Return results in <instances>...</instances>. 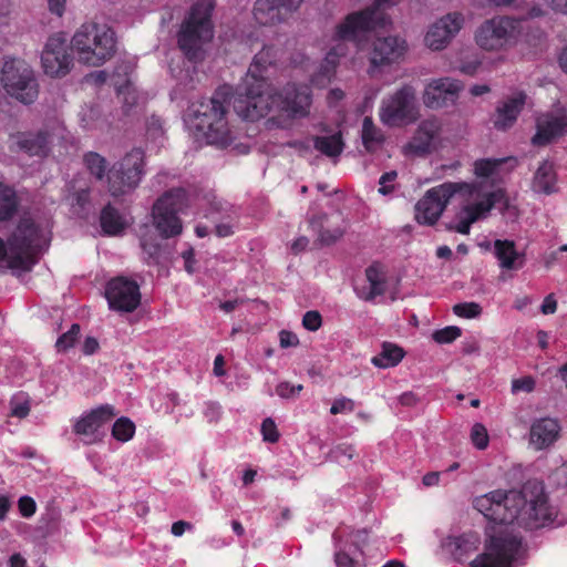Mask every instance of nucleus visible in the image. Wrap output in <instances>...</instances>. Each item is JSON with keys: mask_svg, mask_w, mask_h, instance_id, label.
Here are the masks:
<instances>
[{"mask_svg": "<svg viewBox=\"0 0 567 567\" xmlns=\"http://www.w3.org/2000/svg\"><path fill=\"white\" fill-rule=\"evenodd\" d=\"M473 504L492 524L486 528L484 550L472 560L471 567H513L524 553L515 526L539 528L557 517V508L549 502L544 484L536 480L477 496Z\"/></svg>", "mask_w": 567, "mask_h": 567, "instance_id": "1", "label": "nucleus"}, {"mask_svg": "<svg viewBox=\"0 0 567 567\" xmlns=\"http://www.w3.org/2000/svg\"><path fill=\"white\" fill-rule=\"evenodd\" d=\"M458 196L461 208L454 229L467 235L471 225L487 217L497 202L504 198L503 190L485 192L482 183L447 182L429 189L415 205L419 224L434 225L453 196Z\"/></svg>", "mask_w": 567, "mask_h": 567, "instance_id": "2", "label": "nucleus"}, {"mask_svg": "<svg viewBox=\"0 0 567 567\" xmlns=\"http://www.w3.org/2000/svg\"><path fill=\"white\" fill-rule=\"evenodd\" d=\"M544 32L527 23L526 18L512 14H495L483 20L474 31V42L484 52L502 53L525 43L537 45Z\"/></svg>", "mask_w": 567, "mask_h": 567, "instance_id": "3", "label": "nucleus"}, {"mask_svg": "<svg viewBox=\"0 0 567 567\" xmlns=\"http://www.w3.org/2000/svg\"><path fill=\"white\" fill-rule=\"evenodd\" d=\"M277 58V51L272 47H264L254 58L238 96L234 101L236 113L248 121H257L266 116L274 103L272 86L264 76L268 66H271Z\"/></svg>", "mask_w": 567, "mask_h": 567, "instance_id": "4", "label": "nucleus"}, {"mask_svg": "<svg viewBox=\"0 0 567 567\" xmlns=\"http://www.w3.org/2000/svg\"><path fill=\"white\" fill-rule=\"evenodd\" d=\"M384 18L380 14H373L370 11H357L348 14L334 28V31L328 39V51L320 72L311 78V82L318 86H324L330 82L332 74L342 58H346L350 51V42H359L360 38L367 32L377 29L382 24Z\"/></svg>", "mask_w": 567, "mask_h": 567, "instance_id": "5", "label": "nucleus"}, {"mask_svg": "<svg viewBox=\"0 0 567 567\" xmlns=\"http://www.w3.org/2000/svg\"><path fill=\"white\" fill-rule=\"evenodd\" d=\"M228 97L229 89L221 87L209 100L194 102L188 107L187 122L207 144L227 147L237 137L227 118Z\"/></svg>", "mask_w": 567, "mask_h": 567, "instance_id": "6", "label": "nucleus"}, {"mask_svg": "<svg viewBox=\"0 0 567 567\" xmlns=\"http://www.w3.org/2000/svg\"><path fill=\"white\" fill-rule=\"evenodd\" d=\"M49 235L47 227L22 218L8 247L0 239V262H6L13 271H29L37 261L35 256L49 245Z\"/></svg>", "mask_w": 567, "mask_h": 567, "instance_id": "7", "label": "nucleus"}, {"mask_svg": "<svg viewBox=\"0 0 567 567\" xmlns=\"http://www.w3.org/2000/svg\"><path fill=\"white\" fill-rule=\"evenodd\" d=\"M71 50L80 63L100 66L116 52L115 32L106 24L83 23L71 39Z\"/></svg>", "mask_w": 567, "mask_h": 567, "instance_id": "8", "label": "nucleus"}, {"mask_svg": "<svg viewBox=\"0 0 567 567\" xmlns=\"http://www.w3.org/2000/svg\"><path fill=\"white\" fill-rule=\"evenodd\" d=\"M214 7L213 0H196L181 25L177 43L190 61L202 59L204 45L214 37L210 19Z\"/></svg>", "mask_w": 567, "mask_h": 567, "instance_id": "9", "label": "nucleus"}, {"mask_svg": "<svg viewBox=\"0 0 567 567\" xmlns=\"http://www.w3.org/2000/svg\"><path fill=\"white\" fill-rule=\"evenodd\" d=\"M0 84L8 95L23 104L33 103L39 95V84L31 65L19 58L2 60Z\"/></svg>", "mask_w": 567, "mask_h": 567, "instance_id": "10", "label": "nucleus"}, {"mask_svg": "<svg viewBox=\"0 0 567 567\" xmlns=\"http://www.w3.org/2000/svg\"><path fill=\"white\" fill-rule=\"evenodd\" d=\"M420 116L415 90L403 85L385 96L379 109L380 121L389 127H401L414 123Z\"/></svg>", "mask_w": 567, "mask_h": 567, "instance_id": "11", "label": "nucleus"}, {"mask_svg": "<svg viewBox=\"0 0 567 567\" xmlns=\"http://www.w3.org/2000/svg\"><path fill=\"white\" fill-rule=\"evenodd\" d=\"M144 153L133 148L120 162L114 164L107 174V187L113 197L133 192L144 175Z\"/></svg>", "mask_w": 567, "mask_h": 567, "instance_id": "12", "label": "nucleus"}, {"mask_svg": "<svg viewBox=\"0 0 567 567\" xmlns=\"http://www.w3.org/2000/svg\"><path fill=\"white\" fill-rule=\"evenodd\" d=\"M186 205V194L183 189H171L163 194L153 205V225L163 238L178 236L183 230L178 214Z\"/></svg>", "mask_w": 567, "mask_h": 567, "instance_id": "13", "label": "nucleus"}, {"mask_svg": "<svg viewBox=\"0 0 567 567\" xmlns=\"http://www.w3.org/2000/svg\"><path fill=\"white\" fill-rule=\"evenodd\" d=\"M117 412L111 404H103L83 413L73 424V432L85 445L97 444L105 436L104 425L111 422Z\"/></svg>", "mask_w": 567, "mask_h": 567, "instance_id": "14", "label": "nucleus"}, {"mask_svg": "<svg viewBox=\"0 0 567 567\" xmlns=\"http://www.w3.org/2000/svg\"><path fill=\"white\" fill-rule=\"evenodd\" d=\"M465 24V17L462 12H449L427 25L423 44L433 52L445 50Z\"/></svg>", "mask_w": 567, "mask_h": 567, "instance_id": "15", "label": "nucleus"}, {"mask_svg": "<svg viewBox=\"0 0 567 567\" xmlns=\"http://www.w3.org/2000/svg\"><path fill=\"white\" fill-rule=\"evenodd\" d=\"M64 127L54 122L50 127L38 133L24 132L10 137V148L14 152H23L29 156L44 157L50 152V145L55 138L63 137Z\"/></svg>", "mask_w": 567, "mask_h": 567, "instance_id": "16", "label": "nucleus"}, {"mask_svg": "<svg viewBox=\"0 0 567 567\" xmlns=\"http://www.w3.org/2000/svg\"><path fill=\"white\" fill-rule=\"evenodd\" d=\"M274 103L271 110H279L292 118L306 117L312 104L311 92L308 85L288 83L280 93L272 89Z\"/></svg>", "mask_w": 567, "mask_h": 567, "instance_id": "17", "label": "nucleus"}, {"mask_svg": "<svg viewBox=\"0 0 567 567\" xmlns=\"http://www.w3.org/2000/svg\"><path fill=\"white\" fill-rule=\"evenodd\" d=\"M463 89V82L453 78L431 79L423 91V104L432 110L454 105Z\"/></svg>", "mask_w": 567, "mask_h": 567, "instance_id": "18", "label": "nucleus"}, {"mask_svg": "<svg viewBox=\"0 0 567 567\" xmlns=\"http://www.w3.org/2000/svg\"><path fill=\"white\" fill-rule=\"evenodd\" d=\"M408 52L409 44L404 37L390 34L375 38L369 56V73L372 74L380 66L400 62Z\"/></svg>", "mask_w": 567, "mask_h": 567, "instance_id": "19", "label": "nucleus"}, {"mask_svg": "<svg viewBox=\"0 0 567 567\" xmlns=\"http://www.w3.org/2000/svg\"><path fill=\"white\" fill-rule=\"evenodd\" d=\"M442 122L437 117L423 120L411 140L403 145L405 156H424L435 151L441 142Z\"/></svg>", "mask_w": 567, "mask_h": 567, "instance_id": "20", "label": "nucleus"}, {"mask_svg": "<svg viewBox=\"0 0 567 567\" xmlns=\"http://www.w3.org/2000/svg\"><path fill=\"white\" fill-rule=\"evenodd\" d=\"M105 297L111 309L132 312L141 301L137 284L124 277L112 279L105 289Z\"/></svg>", "mask_w": 567, "mask_h": 567, "instance_id": "21", "label": "nucleus"}, {"mask_svg": "<svg viewBox=\"0 0 567 567\" xmlns=\"http://www.w3.org/2000/svg\"><path fill=\"white\" fill-rule=\"evenodd\" d=\"M41 63L44 73L52 78L63 76L69 72L72 59L62 35L54 34L48 39L41 54Z\"/></svg>", "mask_w": 567, "mask_h": 567, "instance_id": "22", "label": "nucleus"}, {"mask_svg": "<svg viewBox=\"0 0 567 567\" xmlns=\"http://www.w3.org/2000/svg\"><path fill=\"white\" fill-rule=\"evenodd\" d=\"M303 0H256L252 14L261 25H276L289 19Z\"/></svg>", "mask_w": 567, "mask_h": 567, "instance_id": "23", "label": "nucleus"}, {"mask_svg": "<svg viewBox=\"0 0 567 567\" xmlns=\"http://www.w3.org/2000/svg\"><path fill=\"white\" fill-rule=\"evenodd\" d=\"M567 134V111L563 107L539 115L533 145L544 146Z\"/></svg>", "mask_w": 567, "mask_h": 567, "instance_id": "24", "label": "nucleus"}, {"mask_svg": "<svg viewBox=\"0 0 567 567\" xmlns=\"http://www.w3.org/2000/svg\"><path fill=\"white\" fill-rule=\"evenodd\" d=\"M524 92H515L501 101L493 116V124L496 130L506 131L511 128L526 103Z\"/></svg>", "mask_w": 567, "mask_h": 567, "instance_id": "25", "label": "nucleus"}, {"mask_svg": "<svg viewBox=\"0 0 567 567\" xmlns=\"http://www.w3.org/2000/svg\"><path fill=\"white\" fill-rule=\"evenodd\" d=\"M504 163V158H482L475 161L473 164V173L477 178V181H474L473 183H482L485 192L499 189L504 192V198L501 202H497L495 206L497 204H503L504 206L507 205L505 190L501 187H494L495 183L499 178V169Z\"/></svg>", "mask_w": 567, "mask_h": 567, "instance_id": "26", "label": "nucleus"}, {"mask_svg": "<svg viewBox=\"0 0 567 567\" xmlns=\"http://www.w3.org/2000/svg\"><path fill=\"white\" fill-rule=\"evenodd\" d=\"M560 426L550 417L536 420L529 431V444L536 451L545 450L553 445L559 437Z\"/></svg>", "mask_w": 567, "mask_h": 567, "instance_id": "27", "label": "nucleus"}, {"mask_svg": "<svg viewBox=\"0 0 567 567\" xmlns=\"http://www.w3.org/2000/svg\"><path fill=\"white\" fill-rule=\"evenodd\" d=\"M343 218L336 212L330 215L322 214L310 221V226L316 231L323 244H332L342 237L344 233Z\"/></svg>", "mask_w": 567, "mask_h": 567, "instance_id": "28", "label": "nucleus"}, {"mask_svg": "<svg viewBox=\"0 0 567 567\" xmlns=\"http://www.w3.org/2000/svg\"><path fill=\"white\" fill-rule=\"evenodd\" d=\"M494 255L503 270H519L525 265V255L516 249L515 243L507 239L494 241Z\"/></svg>", "mask_w": 567, "mask_h": 567, "instance_id": "29", "label": "nucleus"}, {"mask_svg": "<svg viewBox=\"0 0 567 567\" xmlns=\"http://www.w3.org/2000/svg\"><path fill=\"white\" fill-rule=\"evenodd\" d=\"M365 277L369 282L368 291L361 295L364 300H372L382 296L386 290V270L381 264L374 262L365 270Z\"/></svg>", "mask_w": 567, "mask_h": 567, "instance_id": "30", "label": "nucleus"}, {"mask_svg": "<svg viewBox=\"0 0 567 567\" xmlns=\"http://www.w3.org/2000/svg\"><path fill=\"white\" fill-rule=\"evenodd\" d=\"M481 544V538L475 532H467L460 536L449 537L444 546L456 557L462 558L475 551Z\"/></svg>", "mask_w": 567, "mask_h": 567, "instance_id": "31", "label": "nucleus"}, {"mask_svg": "<svg viewBox=\"0 0 567 567\" xmlns=\"http://www.w3.org/2000/svg\"><path fill=\"white\" fill-rule=\"evenodd\" d=\"M361 140L365 151L373 153L383 146L385 134L370 116H365L362 121Z\"/></svg>", "mask_w": 567, "mask_h": 567, "instance_id": "32", "label": "nucleus"}, {"mask_svg": "<svg viewBox=\"0 0 567 567\" xmlns=\"http://www.w3.org/2000/svg\"><path fill=\"white\" fill-rule=\"evenodd\" d=\"M556 172L554 165L548 161H544L533 178V189L537 193L550 194L555 192Z\"/></svg>", "mask_w": 567, "mask_h": 567, "instance_id": "33", "label": "nucleus"}, {"mask_svg": "<svg viewBox=\"0 0 567 567\" xmlns=\"http://www.w3.org/2000/svg\"><path fill=\"white\" fill-rule=\"evenodd\" d=\"M404 357L402 348L393 343H384L379 354L371 359L373 365L388 369L398 365Z\"/></svg>", "mask_w": 567, "mask_h": 567, "instance_id": "34", "label": "nucleus"}, {"mask_svg": "<svg viewBox=\"0 0 567 567\" xmlns=\"http://www.w3.org/2000/svg\"><path fill=\"white\" fill-rule=\"evenodd\" d=\"M125 220L112 206L107 205L101 213V226L104 233L117 235L125 228Z\"/></svg>", "mask_w": 567, "mask_h": 567, "instance_id": "35", "label": "nucleus"}, {"mask_svg": "<svg viewBox=\"0 0 567 567\" xmlns=\"http://www.w3.org/2000/svg\"><path fill=\"white\" fill-rule=\"evenodd\" d=\"M315 148L326 156L337 157L343 150V143L339 134L315 138Z\"/></svg>", "mask_w": 567, "mask_h": 567, "instance_id": "36", "label": "nucleus"}, {"mask_svg": "<svg viewBox=\"0 0 567 567\" xmlns=\"http://www.w3.org/2000/svg\"><path fill=\"white\" fill-rule=\"evenodd\" d=\"M17 205L14 190L0 183V220L9 219L16 212Z\"/></svg>", "mask_w": 567, "mask_h": 567, "instance_id": "37", "label": "nucleus"}, {"mask_svg": "<svg viewBox=\"0 0 567 567\" xmlns=\"http://www.w3.org/2000/svg\"><path fill=\"white\" fill-rule=\"evenodd\" d=\"M134 434L135 424L128 417H118L112 426V436L122 443L132 440Z\"/></svg>", "mask_w": 567, "mask_h": 567, "instance_id": "38", "label": "nucleus"}, {"mask_svg": "<svg viewBox=\"0 0 567 567\" xmlns=\"http://www.w3.org/2000/svg\"><path fill=\"white\" fill-rule=\"evenodd\" d=\"M141 248L143 250V258L147 264L157 262L161 246L156 238L147 233L141 235Z\"/></svg>", "mask_w": 567, "mask_h": 567, "instance_id": "39", "label": "nucleus"}, {"mask_svg": "<svg viewBox=\"0 0 567 567\" xmlns=\"http://www.w3.org/2000/svg\"><path fill=\"white\" fill-rule=\"evenodd\" d=\"M84 164L91 174H93L97 179H102L104 177L106 161L100 154L94 152L85 154Z\"/></svg>", "mask_w": 567, "mask_h": 567, "instance_id": "40", "label": "nucleus"}, {"mask_svg": "<svg viewBox=\"0 0 567 567\" xmlns=\"http://www.w3.org/2000/svg\"><path fill=\"white\" fill-rule=\"evenodd\" d=\"M400 1L401 0H375V2L372 6L363 9L362 11H370L373 12V14L382 16L384 18V22L382 24H378L377 29L385 28L390 23V18L384 12V10L391 6L399 3Z\"/></svg>", "mask_w": 567, "mask_h": 567, "instance_id": "41", "label": "nucleus"}, {"mask_svg": "<svg viewBox=\"0 0 567 567\" xmlns=\"http://www.w3.org/2000/svg\"><path fill=\"white\" fill-rule=\"evenodd\" d=\"M453 312L458 317L472 319L481 315L482 308L476 302H462L453 307Z\"/></svg>", "mask_w": 567, "mask_h": 567, "instance_id": "42", "label": "nucleus"}, {"mask_svg": "<svg viewBox=\"0 0 567 567\" xmlns=\"http://www.w3.org/2000/svg\"><path fill=\"white\" fill-rule=\"evenodd\" d=\"M471 440L478 450H484L488 445V434L486 427L476 423L471 430Z\"/></svg>", "mask_w": 567, "mask_h": 567, "instance_id": "43", "label": "nucleus"}, {"mask_svg": "<svg viewBox=\"0 0 567 567\" xmlns=\"http://www.w3.org/2000/svg\"><path fill=\"white\" fill-rule=\"evenodd\" d=\"M303 386L301 384H292L288 381H282L276 386V394L281 399H295L302 391Z\"/></svg>", "mask_w": 567, "mask_h": 567, "instance_id": "44", "label": "nucleus"}, {"mask_svg": "<svg viewBox=\"0 0 567 567\" xmlns=\"http://www.w3.org/2000/svg\"><path fill=\"white\" fill-rule=\"evenodd\" d=\"M117 96L127 109L137 103L136 89L128 81H126L125 85L117 89Z\"/></svg>", "mask_w": 567, "mask_h": 567, "instance_id": "45", "label": "nucleus"}, {"mask_svg": "<svg viewBox=\"0 0 567 567\" xmlns=\"http://www.w3.org/2000/svg\"><path fill=\"white\" fill-rule=\"evenodd\" d=\"M80 334V326L74 323L71 326L70 330L62 334L56 341V348L60 351L68 350L71 348Z\"/></svg>", "mask_w": 567, "mask_h": 567, "instance_id": "46", "label": "nucleus"}, {"mask_svg": "<svg viewBox=\"0 0 567 567\" xmlns=\"http://www.w3.org/2000/svg\"><path fill=\"white\" fill-rule=\"evenodd\" d=\"M461 336V329L455 326H450L444 329L437 330L433 333V339L437 343H450Z\"/></svg>", "mask_w": 567, "mask_h": 567, "instance_id": "47", "label": "nucleus"}, {"mask_svg": "<svg viewBox=\"0 0 567 567\" xmlns=\"http://www.w3.org/2000/svg\"><path fill=\"white\" fill-rule=\"evenodd\" d=\"M261 434H262L264 441L269 442V443H276L279 440V432H278L277 425L272 419L267 417L262 421Z\"/></svg>", "mask_w": 567, "mask_h": 567, "instance_id": "48", "label": "nucleus"}, {"mask_svg": "<svg viewBox=\"0 0 567 567\" xmlns=\"http://www.w3.org/2000/svg\"><path fill=\"white\" fill-rule=\"evenodd\" d=\"M353 411H354V401L349 398H346V396L336 399L330 408V413L333 415L342 414V413H351Z\"/></svg>", "mask_w": 567, "mask_h": 567, "instance_id": "49", "label": "nucleus"}, {"mask_svg": "<svg viewBox=\"0 0 567 567\" xmlns=\"http://www.w3.org/2000/svg\"><path fill=\"white\" fill-rule=\"evenodd\" d=\"M354 454V447L347 444H340L332 450L333 458L340 464H344L346 462L350 461Z\"/></svg>", "mask_w": 567, "mask_h": 567, "instance_id": "50", "label": "nucleus"}, {"mask_svg": "<svg viewBox=\"0 0 567 567\" xmlns=\"http://www.w3.org/2000/svg\"><path fill=\"white\" fill-rule=\"evenodd\" d=\"M398 177L395 171L384 173L379 179V193L382 195H389L394 190V182Z\"/></svg>", "mask_w": 567, "mask_h": 567, "instance_id": "51", "label": "nucleus"}, {"mask_svg": "<svg viewBox=\"0 0 567 567\" xmlns=\"http://www.w3.org/2000/svg\"><path fill=\"white\" fill-rule=\"evenodd\" d=\"M303 327L309 331H317L322 324L321 315L318 311H307L302 318Z\"/></svg>", "mask_w": 567, "mask_h": 567, "instance_id": "52", "label": "nucleus"}, {"mask_svg": "<svg viewBox=\"0 0 567 567\" xmlns=\"http://www.w3.org/2000/svg\"><path fill=\"white\" fill-rule=\"evenodd\" d=\"M203 413L208 422H217L221 416V406L218 402H206Z\"/></svg>", "mask_w": 567, "mask_h": 567, "instance_id": "53", "label": "nucleus"}, {"mask_svg": "<svg viewBox=\"0 0 567 567\" xmlns=\"http://www.w3.org/2000/svg\"><path fill=\"white\" fill-rule=\"evenodd\" d=\"M534 388L535 381L532 377H524L512 382V391L514 393L518 391L532 392Z\"/></svg>", "mask_w": 567, "mask_h": 567, "instance_id": "54", "label": "nucleus"}, {"mask_svg": "<svg viewBox=\"0 0 567 567\" xmlns=\"http://www.w3.org/2000/svg\"><path fill=\"white\" fill-rule=\"evenodd\" d=\"M482 62L481 60L477 58V56H474L470 60H465L463 62H461V64L458 65V71L464 73V74H467V75H474L477 70L480 69Z\"/></svg>", "mask_w": 567, "mask_h": 567, "instance_id": "55", "label": "nucleus"}, {"mask_svg": "<svg viewBox=\"0 0 567 567\" xmlns=\"http://www.w3.org/2000/svg\"><path fill=\"white\" fill-rule=\"evenodd\" d=\"M18 505H19V511H20L21 515L24 517H30L35 513V508H37L35 502L31 497L22 496L19 499Z\"/></svg>", "mask_w": 567, "mask_h": 567, "instance_id": "56", "label": "nucleus"}, {"mask_svg": "<svg viewBox=\"0 0 567 567\" xmlns=\"http://www.w3.org/2000/svg\"><path fill=\"white\" fill-rule=\"evenodd\" d=\"M147 133L153 138H157L163 134L162 121L157 116H152L147 122Z\"/></svg>", "mask_w": 567, "mask_h": 567, "instance_id": "57", "label": "nucleus"}, {"mask_svg": "<svg viewBox=\"0 0 567 567\" xmlns=\"http://www.w3.org/2000/svg\"><path fill=\"white\" fill-rule=\"evenodd\" d=\"M279 341L281 348H291L299 343L298 337L295 333L286 330L280 331Z\"/></svg>", "mask_w": 567, "mask_h": 567, "instance_id": "58", "label": "nucleus"}, {"mask_svg": "<svg viewBox=\"0 0 567 567\" xmlns=\"http://www.w3.org/2000/svg\"><path fill=\"white\" fill-rule=\"evenodd\" d=\"M194 526L185 520H177L172 525L171 532L175 537H181L185 532L193 530Z\"/></svg>", "mask_w": 567, "mask_h": 567, "instance_id": "59", "label": "nucleus"}, {"mask_svg": "<svg viewBox=\"0 0 567 567\" xmlns=\"http://www.w3.org/2000/svg\"><path fill=\"white\" fill-rule=\"evenodd\" d=\"M556 309H557V301L554 298V295H548L543 301L540 311L544 315H551L556 311Z\"/></svg>", "mask_w": 567, "mask_h": 567, "instance_id": "60", "label": "nucleus"}, {"mask_svg": "<svg viewBox=\"0 0 567 567\" xmlns=\"http://www.w3.org/2000/svg\"><path fill=\"white\" fill-rule=\"evenodd\" d=\"M334 560L337 567H354V560L346 553H336Z\"/></svg>", "mask_w": 567, "mask_h": 567, "instance_id": "61", "label": "nucleus"}, {"mask_svg": "<svg viewBox=\"0 0 567 567\" xmlns=\"http://www.w3.org/2000/svg\"><path fill=\"white\" fill-rule=\"evenodd\" d=\"M30 412V405L27 402L23 403H13L11 408L12 415L17 417H24Z\"/></svg>", "mask_w": 567, "mask_h": 567, "instance_id": "62", "label": "nucleus"}, {"mask_svg": "<svg viewBox=\"0 0 567 567\" xmlns=\"http://www.w3.org/2000/svg\"><path fill=\"white\" fill-rule=\"evenodd\" d=\"M546 1L554 11L567 16V0H546Z\"/></svg>", "mask_w": 567, "mask_h": 567, "instance_id": "63", "label": "nucleus"}, {"mask_svg": "<svg viewBox=\"0 0 567 567\" xmlns=\"http://www.w3.org/2000/svg\"><path fill=\"white\" fill-rule=\"evenodd\" d=\"M557 62L561 71L567 74V43L560 49Z\"/></svg>", "mask_w": 567, "mask_h": 567, "instance_id": "64", "label": "nucleus"}]
</instances>
